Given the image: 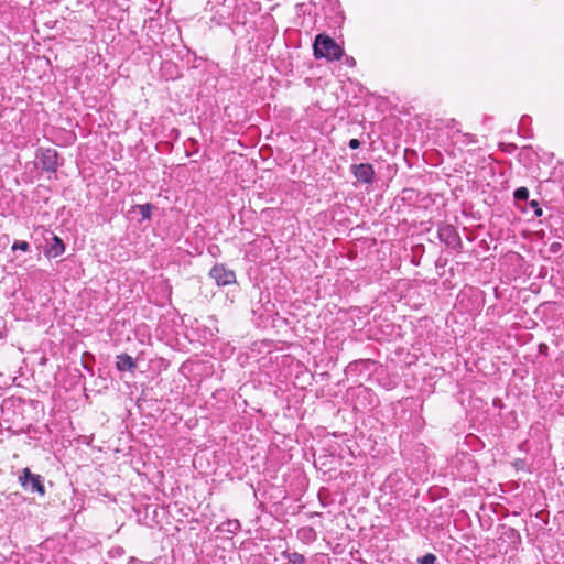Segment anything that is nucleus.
Listing matches in <instances>:
<instances>
[{"label": "nucleus", "mask_w": 564, "mask_h": 564, "mask_svg": "<svg viewBox=\"0 0 564 564\" xmlns=\"http://www.w3.org/2000/svg\"><path fill=\"white\" fill-rule=\"evenodd\" d=\"M314 56L316 58H326L327 61H337L343 55V48L332 37L318 34L315 37Z\"/></svg>", "instance_id": "nucleus-1"}, {"label": "nucleus", "mask_w": 564, "mask_h": 564, "mask_svg": "<svg viewBox=\"0 0 564 564\" xmlns=\"http://www.w3.org/2000/svg\"><path fill=\"white\" fill-rule=\"evenodd\" d=\"M209 276L214 279L219 286L236 283V273L221 263H217L210 269Z\"/></svg>", "instance_id": "nucleus-2"}, {"label": "nucleus", "mask_w": 564, "mask_h": 564, "mask_svg": "<svg viewBox=\"0 0 564 564\" xmlns=\"http://www.w3.org/2000/svg\"><path fill=\"white\" fill-rule=\"evenodd\" d=\"M22 487L32 492H39L41 496L45 494V488L40 475L32 474L29 468H24L20 476Z\"/></svg>", "instance_id": "nucleus-3"}, {"label": "nucleus", "mask_w": 564, "mask_h": 564, "mask_svg": "<svg viewBox=\"0 0 564 564\" xmlns=\"http://www.w3.org/2000/svg\"><path fill=\"white\" fill-rule=\"evenodd\" d=\"M57 151L55 149H41L40 150V162L42 164L43 170L46 172H55L58 167L57 162Z\"/></svg>", "instance_id": "nucleus-4"}, {"label": "nucleus", "mask_w": 564, "mask_h": 564, "mask_svg": "<svg viewBox=\"0 0 564 564\" xmlns=\"http://www.w3.org/2000/svg\"><path fill=\"white\" fill-rule=\"evenodd\" d=\"M354 176L361 183L371 184L375 178L373 166L369 163H360L351 166Z\"/></svg>", "instance_id": "nucleus-5"}, {"label": "nucleus", "mask_w": 564, "mask_h": 564, "mask_svg": "<svg viewBox=\"0 0 564 564\" xmlns=\"http://www.w3.org/2000/svg\"><path fill=\"white\" fill-rule=\"evenodd\" d=\"M50 240L51 241L48 242L47 249L45 250V254L47 257L56 258L64 253L65 245L59 237L53 232H50Z\"/></svg>", "instance_id": "nucleus-6"}, {"label": "nucleus", "mask_w": 564, "mask_h": 564, "mask_svg": "<svg viewBox=\"0 0 564 564\" xmlns=\"http://www.w3.org/2000/svg\"><path fill=\"white\" fill-rule=\"evenodd\" d=\"M438 235L441 240H443L447 246H455L456 243H459V236L453 226H445L441 228Z\"/></svg>", "instance_id": "nucleus-7"}, {"label": "nucleus", "mask_w": 564, "mask_h": 564, "mask_svg": "<svg viewBox=\"0 0 564 564\" xmlns=\"http://www.w3.org/2000/svg\"><path fill=\"white\" fill-rule=\"evenodd\" d=\"M116 366L120 371H133L137 368V362L128 354L117 356Z\"/></svg>", "instance_id": "nucleus-8"}, {"label": "nucleus", "mask_w": 564, "mask_h": 564, "mask_svg": "<svg viewBox=\"0 0 564 564\" xmlns=\"http://www.w3.org/2000/svg\"><path fill=\"white\" fill-rule=\"evenodd\" d=\"M241 525L237 519L227 520L217 527V530L225 533L235 534L240 530Z\"/></svg>", "instance_id": "nucleus-9"}, {"label": "nucleus", "mask_w": 564, "mask_h": 564, "mask_svg": "<svg viewBox=\"0 0 564 564\" xmlns=\"http://www.w3.org/2000/svg\"><path fill=\"white\" fill-rule=\"evenodd\" d=\"M138 208L143 219L151 218L153 210V206L151 204L139 205Z\"/></svg>", "instance_id": "nucleus-10"}, {"label": "nucleus", "mask_w": 564, "mask_h": 564, "mask_svg": "<svg viewBox=\"0 0 564 564\" xmlns=\"http://www.w3.org/2000/svg\"><path fill=\"white\" fill-rule=\"evenodd\" d=\"M286 558L291 564H305V557L296 552L286 554Z\"/></svg>", "instance_id": "nucleus-11"}, {"label": "nucleus", "mask_w": 564, "mask_h": 564, "mask_svg": "<svg viewBox=\"0 0 564 564\" xmlns=\"http://www.w3.org/2000/svg\"><path fill=\"white\" fill-rule=\"evenodd\" d=\"M516 200H527L529 198V191L527 187H519L514 191Z\"/></svg>", "instance_id": "nucleus-12"}, {"label": "nucleus", "mask_w": 564, "mask_h": 564, "mask_svg": "<svg viewBox=\"0 0 564 564\" xmlns=\"http://www.w3.org/2000/svg\"><path fill=\"white\" fill-rule=\"evenodd\" d=\"M29 249H30V245L23 240H17L12 245V250L29 251Z\"/></svg>", "instance_id": "nucleus-13"}, {"label": "nucleus", "mask_w": 564, "mask_h": 564, "mask_svg": "<svg viewBox=\"0 0 564 564\" xmlns=\"http://www.w3.org/2000/svg\"><path fill=\"white\" fill-rule=\"evenodd\" d=\"M435 561H436V557L434 554L432 553H429V554H425L421 560H420V564H435Z\"/></svg>", "instance_id": "nucleus-14"}, {"label": "nucleus", "mask_w": 564, "mask_h": 564, "mask_svg": "<svg viewBox=\"0 0 564 564\" xmlns=\"http://www.w3.org/2000/svg\"><path fill=\"white\" fill-rule=\"evenodd\" d=\"M462 138H463L462 143L465 145L476 143L475 137L470 133H464V134H462Z\"/></svg>", "instance_id": "nucleus-15"}, {"label": "nucleus", "mask_w": 564, "mask_h": 564, "mask_svg": "<svg viewBox=\"0 0 564 564\" xmlns=\"http://www.w3.org/2000/svg\"><path fill=\"white\" fill-rule=\"evenodd\" d=\"M530 206L533 208V210H534V215H535L536 217L542 216L543 210H542V208L539 206V203H538L536 200H532V202L530 203Z\"/></svg>", "instance_id": "nucleus-16"}, {"label": "nucleus", "mask_w": 564, "mask_h": 564, "mask_svg": "<svg viewBox=\"0 0 564 564\" xmlns=\"http://www.w3.org/2000/svg\"><path fill=\"white\" fill-rule=\"evenodd\" d=\"M562 249V245L560 242H553L551 246H550V251L553 252V253H557L560 252Z\"/></svg>", "instance_id": "nucleus-17"}, {"label": "nucleus", "mask_w": 564, "mask_h": 564, "mask_svg": "<svg viewBox=\"0 0 564 564\" xmlns=\"http://www.w3.org/2000/svg\"><path fill=\"white\" fill-rule=\"evenodd\" d=\"M348 144L350 149L356 150L360 147V141L358 139H350Z\"/></svg>", "instance_id": "nucleus-18"}, {"label": "nucleus", "mask_w": 564, "mask_h": 564, "mask_svg": "<svg viewBox=\"0 0 564 564\" xmlns=\"http://www.w3.org/2000/svg\"><path fill=\"white\" fill-rule=\"evenodd\" d=\"M348 64H351V65H352V64H355V59H354V58H350V59L348 61Z\"/></svg>", "instance_id": "nucleus-19"}, {"label": "nucleus", "mask_w": 564, "mask_h": 564, "mask_svg": "<svg viewBox=\"0 0 564 564\" xmlns=\"http://www.w3.org/2000/svg\"><path fill=\"white\" fill-rule=\"evenodd\" d=\"M348 64H351V65H352V64H355V59H354V58H350V59L348 61Z\"/></svg>", "instance_id": "nucleus-20"}, {"label": "nucleus", "mask_w": 564, "mask_h": 564, "mask_svg": "<svg viewBox=\"0 0 564 564\" xmlns=\"http://www.w3.org/2000/svg\"><path fill=\"white\" fill-rule=\"evenodd\" d=\"M6 335L2 330H0V338H3Z\"/></svg>", "instance_id": "nucleus-21"}]
</instances>
